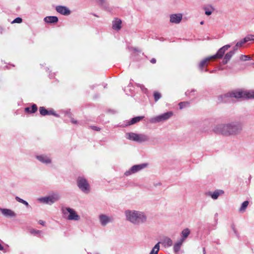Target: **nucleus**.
<instances>
[{
  "mask_svg": "<svg viewBox=\"0 0 254 254\" xmlns=\"http://www.w3.org/2000/svg\"><path fill=\"white\" fill-rule=\"evenodd\" d=\"M242 130V125L235 122L218 124L213 128L215 133L226 137L237 136L241 134Z\"/></svg>",
  "mask_w": 254,
  "mask_h": 254,
  "instance_id": "f257e3e1",
  "label": "nucleus"
},
{
  "mask_svg": "<svg viewBox=\"0 0 254 254\" xmlns=\"http://www.w3.org/2000/svg\"><path fill=\"white\" fill-rule=\"evenodd\" d=\"M233 98L236 99H254V91H233L220 96L218 99L219 102L226 103L230 102Z\"/></svg>",
  "mask_w": 254,
  "mask_h": 254,
  "instance_id": "f03ea898",
  "label": "nucleus"
},
{
  "mask_svg": "<svg viewBox=\"0 0 254 254\" xmlns=\"http://www.w3.org/2000/svg\"><path fill=\"white\" fill-rule=\"evenodd\" d=\"M127 221L139 225L146 221L147 217L143 212L134 210H127L125 212Z\"/></svg>",
  "mask_w": 254,
  "mask_h": 254,
  "instance_id": "7ed1b4c3",
  "label": "nucleus"
},
{
  "mask_svg": "<svg viewBox=\"0 0 254 254\" xmlns=\"http://www.w3.org/2000/svg\"><path fill=\"white\" fill-rule=\"evenodd\" d=\"M127 138L129 140L136 141L139 143L148 141L149 137L144 134H137L133 132L127 133Z\"/></svg>",
  "mask_w": 254,
  "mask_h": 254,
  "instance_id": "20e7f679",
  "label": "nucleus"
},
{
  "mask_svg": "<svg viewBox=\"0 0 254 254\" xmlns=\"http://www.w3.org/2000/svg\"><path fill=\"white\" fill-rule=\"evenodd\" d=\"M60 198V196L59 193H53L47 196L39 198L38 200L43 203L51 205L58 201Z\"/></svg>",
  "mask_w": 254,
  "mask_h": 254,
  "instance_id": "39448f33",
  "label": "nucleus"
},
{
  "mask_svg": "<svg viewBox=\"0 0 254 254\" xmlns=\"http://www.w3.org/2000/svg\"><path fill=\"white\" fill-rule=\"evenodd\" d=\"M77 185L84 193H88L90 190L89 184L87 180L82 177H79L77 180Z\"/></svg>",
  "mask_w": 254,
  "mask_h": 254,
  "instance_id": "423d86ee",
  "label": "nucleus"
},
{
  "mask_svg": "<svg viewBox=\"0 0 254 254\" xmlns=\"http://www.w3.org/2000/svg\"><path fill=\"white\" fill-rule=\"evenodd\" d=\"M173 115V113L171 111L168 112L164 113L154 118H152L150 120V122L152 123H158L160 122H163L167 120L170 118Z\"/></svg>",
  "mask_w": 254,
  "mask_h": 254,
  "instance_id": "0eeeda50",
  "label": "nucleus"
},
{
  "mask_svg": "<svg viewBox=\"0 0 254 254\" xmlns=\"http://www.w3.org/2000/svg\"><path fill=\"white\" fill-rule=\"evenodd\" d=\"M63 212L65 214V210L69 213L67 217V219L69 220L78 221L80 219V216L78 215L75 210L69 207H65L62 209Z\"/></svg>",
  "mask_w": 254,
  "mask_h": 254,
  "instance_id": "6e6552de",
  "label": "nucleus"
},
{
  "mask_svg": "<svg viewBox=\"0 0 254 254\" xmlns=\"http://www.w3.org/2000/svg\"><path fill=\"white\" fill-rule=\"evenodd\" d=\"M147 165V164L145 163L133 165L129 170L125 172V175L126 176H128L132 174L135 173L145 168Z\"/></svg>",
  "mask_w": 254,
  "mask_h": 254,
  "instance_id": "1a4fd4ad",
  "label": "nucleus"
},
{
  "mask_svg": "<svg viewBox=\"0 0 254 254\" xmlns=\"http://www.w3.org/2000/svg\"><path fill=\"white\" fill-rule=\"evenodd\" d=\"M231 46V45L230 44L224 46L218 50L215 55L212 56L211 58H212L213 60L216 59H221L223 57L225 52L228 50V49L230 48Z\"/></svg>",
  "mask_w": 254,
  "mask_h": 254,
  "instance_id": "9d476101",
  "label": "nucleus"
},
{
  "mask_svg": "<svg viewBox=\"0 0 254 254\" xmlns=\"http://www.w3.org/2000/svg\"><path fill=\"white\" fill-rule=\"evenodd\" d=\"M213 60L212 58H211V56L207 57L202 60L198 65V67L199 69L201 71H208V70L207 68H205L204 70V68L205 66H207L209 62L211 60Z\"/></svg>",
  "mask_w": 254,
  "mask_h": 254,
  "instance_id": "9b49d317",
  "label": "nucleus"
},
{
  "mask_svg": "<svg viewBox=\"0 0 254 254\" xmlns=\"http://www.w3.org/2000/svg\"><path fill=\"white\" fill-rule=\"evenodd\" d=\"M182 19V14L181 13L173 14L170 16V21L171 23L178 24Z\"/></svg>",
  "mask_w": 254,
  "mask_h": 254,
  "instance_id": "f8f14e48",
  "label": "nucleus"
},
{
  "mask_svg": "<svg viewBox=\"0 0 254 254\" xmlns=\"http://www.w3.org/2000/svg\"><path fill=\"white\" fill-rule=\"evenodd\" d=\"M57 11L64 15H68L70 14V10L66 6L58 5L56 7Z\"/></svg>",
  "mask_w": 254,
  "mask_h": 254,
  "instance_id": "ddd939ff",
  "label": "nucleus"
},
{
  "mask_svg": "<svg viewBox=\"0 0 254 254\" xmlns=\"http://www.w3.org/2000/svg\"><path fill=\"white\" fill-rule=\"evenodd\" d=\"M0 211L3 215L7 217H14L16 215L14 211L9 209L0 208Z\"/></svg>",
  "mask_w": 254,
  "mask_h": 254,
  "instance_id": "4468645a",
  "label": "nucleus"
},
{
  "mask_svg": "<svg viewBox=\"0 0 254 254\" xmlns=\"http://www.w3.org/2000/svg\"><path fill=\"white\" fill-rule=\"evenodd\" d=\"M99 219L100 224L103 226H106L108 223L111 222L112 220V219L111 217H109L104 214L100 215Z\"/></svg>",
  "mask_w": 254,
  "mask_h": 254,
  "instance_id": "2eb2a0df",
  "label": "nucleus"
},
{
  "mask_svg": "<svg viewBox=\"0 0 254 254\" xmlns=\"http://www.w3.org/2000/svg\"><path fill=\"white\" fill-rule=\"evenodd\" d=\"M36 158L41 162L46 164H50L52 162L51 159L46 155H37Z\"/></svg>",
  "mask_w": 254,
  "mask_h": 254,
  "instance_id": "dca6fc26",
  "label": "nucleus"
},
{
  "mask_svg": "<svg viewBox=\"0 0 254 254\" xmlns=\"http://www.w3.org/2000/svg\"><path fill=\"white\" fill-rule=\"evenodd\" d=\"M122 21L121 19L116 18L113 21L112 27L113 29L116 30H119L121 28Z\"/></svg>",
  "mask_w": 254,
  "mask_h": 254,
  "instance_id": "f3484780",
  "label": "nucleus"
},
{
  "mask_svg": "<svg viewBox=\"0 0 254 254\" xmlns=\"http://www.w3.org/2000/svg\"><path fill=\"white\" fill-rule=\"evenodd\" d=\"M223 193L224 191L222 190H216L213 192L209 191L207 193V194L210 196L213 199H216L220 194Z\"/></svg>",
  "mask_w": 254,
  "mask_h": 254,
  "instance_id": "a211bd4d",
  "label": "nucleus"
},
{
  "mask_svg": "<svg viewBox=\"0 0 254 254\" xmlns=\"http://www.w3.org/2000/svg\"><path fill=\"white\" fill-rule=\"evenodd\" d=\"M44 21L48 23H55L58 21V18L55 16H46L44 18Z\"/></svg>",
  "mask_w": 254,
  "mask_h": 254,
  "instance_id": "6ab92c4d",
  "label": "nucleus"
},
{
  "mask_svg": "<svg viewBox=\"0 0 254 254\" xmlns=\"http://www.w3.org/2000/svg\"><path fill=\"white\" fill-rule=\"evenodd\" d=\"M143 118H144V117H143V116H138V117H136L133 118L131 119V120H130L129 121H128L127 122V124L126 125V126H130L131 125H133L137 122H139Z\"/></svg>",
  "mask_w": 254,
  "mask_h": 254,
  "instance_id": "aec40b11",
  "label": "nucleus"
},
{
  "mask_svg": "<svg viewBox=\"0 0 254 254\" xmlns=\"http://www.w3.org/2000/svg\"><path fill=\"white\" fill-rule=\"evenodd\" d=\"M183 242L182 240H179L174 244L173 250L175 253H177L180 250Z\"/></svg>",
  "mask_w": 254,
  "mask_h": 254,
  "instance_id": "412c9836",
  "label": "nucleus"
},
{
  "mask_svg": "<svg viewBox=\"0 0 254 254\" xmlns=\"http://www.w3.org/2000/svg\"><path fill=\"white\" fill-rule=\"evenodd\" d=\"M162 244L165 247H170L173 245L172 240L169 237H165L163 239Z\"/></svg>",
  "mask_w": 254,
  "mask_h": 254,
  "instance_id": "4be33fe9",
  "label": "nucleus"
},
{
  "mask_svg": "<svg viewBox=\"0 0 254 254\" xmlns=\"http://www.w3.org/2000/svg\"><path fill=\"white\" fill-rule=\"evenodd\" d=\"M190 233V231L188 228L183 230L181 233V238L180 240L184 242L185 239L189 236Z\"/></svg>",
  "mask_w": 254,
  "mask_h": 254,
  "instance_id": "5701e85b",
  "label": "nucleus"
},
{
  "mask_svg": "<svg viewBox=\"0 0 254 254\" xmlns=\"http://www.w3.org/2000/svg\"><path fill=\"white\" fill-rule=\"evenodd\" d=\"M37 111V106L36 104H33L31 107L25 108V111L29 113H34Z\"/></svg>",
  "mask_w": 254,
  "mask_h": 254,
  "instance_id": "b1692460",
  "label": "nucleus"
},
{
  "mask_svg": "<svg viewBox=\"0 0 254 254\" xmlns=\"http://www.w3.org/2000/svg\"><path fill=\"white\" fill-rule=\"evenodd\" d=\"M160 242L156 244L155 246L153 248L149 254H158L160 249L159 246Z\"/></svg>",
  "mask_w": 254,
  "mask_h": 254,
  "instance_id": "393cba45",
  "label": "nucleus"
},
{
  "mask_svg": "<svg viewBox=\"0 0 254 254\" xmlns=\"http://www.w3.org/2000/svg\"><path fill=\"white\" fill-rule=\"evenodd\" d=\"M205 14L207 15H210L212 13L214 9L211 6H206L204 8Z\"/></svg>",
  "mask_w": 254,
  "mask_h": 254,
  "instance_id": "a878e982",
  "label": "nucleus"
},
{
  "mask_svg": "<svg viewBox=\"0 0 254 254\" xmlns=\"http://www.w3.org/2000/svg\"><path fill=\"white\" fill-rule=\"evenodd\" d=\"M179 106L180 109H183L189 107L190 106V103L189 102H182L179 104Z\"/></svg>",
  "mask_w": 254,
  "mask_h": 254,
  "instance_id": "bb28decb",
  "label": "nucleus"
},
{
  "mask_svg": "<svg viewBox=\"0 0 254 254\" xmlns=\"http://www.w3.org/2000/svg\"><path fill=\"white\" fill-rule=\"evenodd\" d=\"M48 110L46 109L44 107H40L39 108V112H40V114L42 116L48 115Z\"/></svg>",
  "mask_w": 254,
  "mask_h": 254,
  "instance_id": "cd10ccee",
  "label": "nucleus"
},
{
  "mask_svg": "<svg viewBox=\"0 0 254 254\" xmlns=\"http://www.w3.org/2000/svg\"><path fill=\"white\" fill-rule=\"evenodd\" d=\"M249 204V201H245L243 202L242 204L241 207H240L239 210L240 211H244L246 209V208L247 207L248 205Z\"/></svg>",
  "mask_w": 254,
  "mask_h": 254,
  "instance_id": "c85d7f7f",
  "label": "nucleus"
},
{
  "mask_svg": "<svg viewBox=\"0 0 254 254\" xmlns=\"http://www.w3.org/2000/svg\"><path fill=\"white\" fill-rule=\"evenodd\" d=\"M15 199H16L18 202H20V203H22V204H24V205H26L27 207H28V206H29V204H28V203L26 201H25V200H24L22 199V198H21L19 197L18 196H16V197H15Z\"/></svg>",
  "mask_w": 254,
  "mask_h": 254,
  "instance_id": "c756f323",
  "label": "nucleus"
},
{
  "mask_svg": "<svg viewBox=\"0 0 254 254\" xmlns=\"http://www.w3.org/2000/svg\"><path fill=\"white\" fill-rule=\"evenodd\" d=\"M234 51H230L229 52L227 53L224 56L225 59H226L227 60H230L232 57L234 55Z\"/></svg>",
  "mask_w": 254,
  "mask_h": 254,
  "instance_id": "7c9ffc66",
  "label": "nucleus"
},
{
  "mask_svg": "<svg viewBox=\"0 0 254 254\" xmlns=\"http://www.w3.org/2000/svg\"><path fill=\"white\" fill-rule=\"evenodd\" d=\"M254 35H249L246 36L244 38V41L247 42L249 41H254Z\"/></svg>",
  "mask_w": 254,
  "mask_h": 254,
  "instance_id": "2f4dec72",
  "label": "nucleus"
},
{
  "mask_svg": "<svg viewBox=\"0 0 254 254\" xmlns=\"http://www.w3.org/2000/svg\"><path fill=\"white\" fill-rule=\"evenodd\" d=\"M241 61H246L251 60V58L249 56L242 55L240 58Z\"/></svg>",
  "mask_w": 254,
  "mask_h": 254,
  "instance_id": "473e14b6",
  "label": "nucleus"
},
{
  "mask_svg": "<svg viewBox=\"0 0 254 254\" xmlns=\"http://www.w3.org/2000/svg\"><path fill=\"white\" fill-rule=\"evenodd\" d=\"M154 97L155 102H156L161 97V95L158 92H154Z\"/></svg>",
  "mask_w": 254,
  "mask_h": 254,
  "instance_id": "72a5a7b5",
  "label": "nucleus"
},
{
  "mask_svg": "<svg viewBox=\"0 0 254 254\" xmlns=\"http://www.w3.org/2000/svg\"><path fill=\"white\" fill-rule=\"evenodd\" d=\"M31 233L34 234L35 236H40V234L42 233V231L40 230L33 229L31 231Z\"/></svg>",
  "mask_w": 254,
  "mask_h": 254,
  "instance_id": "f704fd0d",
  "label": "nucleus"
},
{
  "mask_svg": "<svg viewBox=\"0 0 254 254\" xmlns=\"http://www.w3.org/2000/svg\"><path fill=\"white\" fill-rule=\"evenodd\" d=\"M48 115H54V116L56 117H59V115L55 113L54 110L52 109H51L50 110L48 111Z\"/></svg>",
  "mask_w": 254,
  "mask_h": 254,
  "instance_id": "c9c22d12",
  "label": "nucleus"
},
{
  "mask_svg": "<svg viewBox=\"0 0 254 254\" xmlns=\"http://www.w3.org/2000/svg\"><path fill=\"white\" fill-rule=\"evenodd\" d=\"M22 19L21 18L17 17L11 22V23H20L22 22Z\"/></svg>",
  "mask_w": 254,
  "mask_h": 254,
  "instance_id": "e433bc0d",
  "label": "nucleus"
},
{
  "mask_svg": "<svg viewBox=\"0 0 254 254\" xmlns=\"http://www.w3.org/2000/svg\"><path fill=\"white\" fill-rule=\"evenodd\" d=\"M246 43V42L244 41V39L240 41L239 42L236 43L237 47H239V48L243 46V45Z\"/></svg>",
  "mask_w": 254,
  "mask_h": 254,
  "instance_id": "4c0bfd02",
  "label": "nucleus"
},
{
  "mask_svg": "<svg viewBox=\"0 0 254 254\" xmlns=\"http://www.w3.org/2000/svg\"><path fill=\"white\" fill-rule=\"evenodd\" d=\"M136 85L137 87H140L143 92H145L147 90V89L145 88V87L144 86V85H143L142 84L138 83V84H136Z\"/></svg>",
  "mask_w": 254,
  "mask_h": 254,
  "instance_id": "58836bf2",
  "label": "nucleus"
},
{
  "mask_svg": "<svg viewBox=\"0 0 254 254\" xmlns=\"http://www.w3.org/2000/svg\"><path fill=\"white\" fill-rule=\"evenodd\" d=\"M92 128L96 131H99L100 130V128L95 126L92 127Z\"/></svg>",
  "mask_w": 254,
  "mask_h": 254,
  "instance_id": "ea45409f",
  "label": "nucleus"
},
{
  "mask_svg": "<svg viewBox=\"0 0 254 254\" xmlns=\"http://www.w3.org/2000/svg\"><path fill=\"white\" fill-rule=\"evenodd\" d=\"M238 48H239V47H237V45L236 44V45L233 47V50H232L231 51H234L235 53V52L238 49Z\"/></svg>",
  "mask_w": 254,
  "mask_h": 254,
  "instance_id": "a19ab883",
  "label": "nucleus"
},
{
  "mask_svg": "<svg viewBox=\"0 0 254 254\" xmlns=\"http://www.w3.org/2000/svg\"><path fill=\"white\" fill-rule=\"evenodd\" d=\"M98 0L99 1L100 4L103 5L106 2L107 0Z\"/></svg>",
  "mask_w": 254,
  "mask_h": 254,
  "instance_id": "79ce46f5",
  "label": "nucleus"
},
{
  "mask_svg": "<svg viewBox=\"0 0 254 254\" xmlns=\"http://www.w3.org/2000/svg\"><path fill=\"white\" fill-rule=\"evenodd\" d=\"M150 62L152 63V64H155L156 62V60L154 58H153L150 61Z\"/></svg>",
  "mask_w": 254,
  "mask_h": 254,
  "instance_id": "37998d69",
  "label": "nucleus"
},
{
  "mask_svg": "<svg viewBox=\"0 0 254 254\" xmlns=\"http://www.w3.org/2000/svg\"><path fill=\"white\" fill-rule=\"evenodd\" d=\"M39 223L40 224H41L42 225H44L45 223V222L44 221H43V220H40Z\"/></svg>",
  "mask_w": 254,
  "mask_h": 254,
  "instance_id": "c03bdc74",
  "label": "nucleus"
},
{
  "mask_svg": "<svg viewBox=\"0 0 254 254\" xmlns=\"http://www.w3.org/2000/svg\"><path fill=\"white\" fill-rule=\"evenodd\" d=\"M228 61H229V60H227L226 59H225V58H224V60L223 61V64H225L228 63Z\"/></svg>",
  "mask_w": 254,
  "mask_h": 254,
  "instance_id": "a18cd8bd",
  "label": "nucleus"
},
{
  "mask_svg": "<svg viewBox=\"0 0 254 254\" xmlns=\"http://www.w3.org/2000/svg\"><path fill=\"white\" fill-rule=\"evenodd\" d=\"M71 122L73 123V124H76L77 123V121H75L74 120V119H71Z\"/></svg>",
  "mask_w": 254,
  "mask_h": 254,
  "instance_id": "49530a36",
  "label": "nucleus"
},
{
  "mask_svg": "<svg viewBox=\"0 0 254 254\" xmlns=\"http://www.w3.org/2000/svg\"><path fill=\"white\" fill-rule=\"evenodd\" d=\"M133 50L136 52H140V51L136 48H134L133 49Z\"/></svg>",
  "mask_w": 254,
  "mask_h": 254,
  "instance_id": "de8ad7c7",
  "label": "nucleus"
},
{
  "mask_svg": "<svg viewBox=\"0 0 254 254\" xmlns=\"http://www.w3.org/2000/svg\"><path fill=\"white\" fill-rule=\"evenodd\" d=\"M3 247L1 246V245L0 244V250H3Z\"/></svg>",
  "mask_w": 254,
  "mask_h": 254,
  "instance_id": "09e8293b",
  "label": "nucleus"
},
{
  "mask_svg": "<svg viewBox=\"0 0 254 254\" xmlns=\"http://www.w3.org/2000/svg\"><path fill=\"white\" fill-rule=\"evenodd\" d=\"M232 229H233L234 232H235V233H236V230H235L234 226H232Z\"/></svg>",
  "mask_w": 254,
  "mask_h": 254,
  "instance_id": "8fccbe9b",
  "label": "nucleus"
},
{
  "mask_svg": "<svg viewBox=\"0 0 254 254\" xmlns=\"http://www.w3.org/2000/svg\"><path fill=\"white\" fill-rule=\"evenodd\" d=\"M203 254H206L204 248H203Z\"/></svg>",
  "mask_w": 254,
  "mask_h": 254,
  "instance_id": "3c124183",
  "label": "nucleus"
},
{
  "mask_svg": "<svg viewBox=\"0 0 254 254\" xmlns=\"http://www.w3.org/2000/svg\"><path fill=\"white\" fill-rule=\"evenodd\" d=\"M215 71V70H212L211 71H210V73H213Z\"/></svg>",
  "mask_w": 254,
  "mask_h": 254,
  "instance_id": "603ef678",
  "label": "nucleus"
},
{
  "mask_svg": "<svg viewBox=\"0 0 254 254\" xmlns=\"http://www.w3.org/2000/svg\"><path fill=\"white\" fill-rule=\"evenodd\" d=\"M204 23V21H202L200 22V24L202 25Z\"/></svg>",
  "mask_w": 254,
  "mask_h": 254,
  "instance_id": "864d4df0",
  "label": "nucleus"
}]
</instances>
